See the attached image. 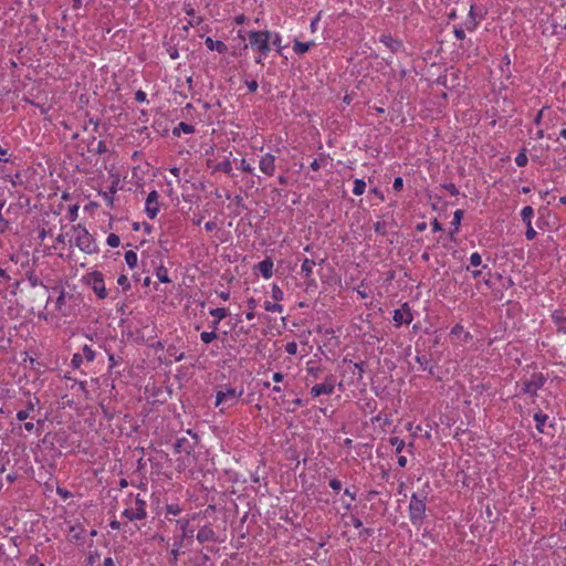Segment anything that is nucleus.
<instances>
[{
  "label": "nucleus",
  "instance_id": "nucleus-1",
  "mask_svg": "<svg viewBox=\"0 0 566 566\" xmlns=\"http://www.w3.org/2000/svg\"><path fill=\"white\" fill-rule=\"evenodd\" d=\"M186 434L188 437H179V474L181 473V467L188 468V472L192 473V468L197 462L195 448L198 444V437L191 430H187Z\"/></svg>",
  "mask_w": 566,
  "mask_h": 566
},
{
  "label": "nucleus",
  "instance_id": "nucleus-2",
  "mask_svg": "<svg viewBox=\"0 0 566 566\" xmlns=\"http://www.w3.org/2000/svg\"><path fill=\"white\" fill-rule=\"evenodd\" d=\"M147 515L146 501L139 494H129L126 499V507L123 516L129 521L143 520Z\"/></svg>",
  "mask_w": 566,
  "mask_h": 566
},
{
  "label": "nucleus",
  "instance_id": "nucleus-3",
  "mask_svg": "<svg viewBox=\"0 0 566 566\" xmlns=\"http://www.w3.org/2000/svg\"><path fill=\"white\" fill-rule=\"evenodd\" d=\"M426 501L427 495L412 493L410 496L409 518L410 522L416 526H420L424 520L427 509Z\"/></svg>",
  "mask_w": 566,
  "mask_h": 566
},
{
  "label": "nucleus",
  "instance_id": "nucleus-4",
  "mask_svg": "<svg viewBox=\"0 0 566 566\" xmlns=\"http://www.w3.org/2000/svg\"><path fill=\"white\" fill-rule=\"evenodd\" d=\"M75 245L85 253H93L96 251V245L93 237L82 226L77 224L73 228Z\"/></svg>",
  "mask_w": 566,
  "mask_h": 566
},
{
  "label": "nucleus",
  "instance_id": "nucleus-5",
  "mask_svg": "<svg viewBox=\"0 0 566 566\" xmlns=\"http://www.w3.org/2000/svg\"><path fill=\"white\" fill-rule=\"evenodd\" d=\"M250 45L256 49L262 55L271 51L270 40L272 33L269 31H250L249 34Z\"/></svg>",
  "mask_w": 566,
  "mask_h": 566
},
{
  "label": "nucleus",
  "instance_id": "nucleus-6",
  "mask_svg": "<svg viewBox=\"0 0 566 566\" xmlns=\"http://www.w3.org/2000/svg\"><path fill=\"white\" fill-rule=\"evenodd\" d=\"M547 377L542 373H534L531 379L523 381L522 392L535 397L536 391L546 382Z\"/></svg>",
  "mask_w": 566,
  "mask_h": 566
},
{
  "label": "nucleus",
  "instance_id": "nucleus-7",
  "mask_svg": "<svg viewBox=\"0 0 566 566\" xmlns=\"http://www.w3.org/2000/svg\"><path fill=\"white\" fill-rule=\"evenodd\" d=\"M240 394H237L235 389L227 388L226 390H219L216 396V406L231 407L238 402Z\"/></svg>",
  "mask_w": 566,
  "mask_h": 566
},
{
  "label": "nucleus",
  "instance_id": "nucleus-8",
  "mask_svg": "<svg viewBox=\"0 0 566 566\" xmlns=\"http://www.w3.org/2000/svg\"><path fill=\"white\" fill-rule=\"evenodd\" d=\"M200 527V514H193L191 520H186L180 525L182 539H192L195 532Z\"/></svg>",
  "mask_w": 566,
  "mask_h": 566
},
{
  "label": "nucleus",
  "instance_id": "nucleus-9",
  "mask_svg": "<svg viewBox=\"0 0 566 566\" xmlns=\"http://www.w3.org/2000/svg\"><path fill=\"white\" fill-rule=\"evenodd\" d=\"M88 284L93 289L94 293L98 298H105L107 296V290L102 273L93 272L88 275Z\"/></svg>",
  "mask_w": 566,
  "mask_h": 566
},
{
  "label": "nucleus",
  "instance_id": "nucleus-10",
  "mask_svg": "<svg viewBox=\"0 0 566 566\" xmlns=\"http://www.w3.org/2000/svg\"><path fill=\"white\" fill-rule=\"evenodd\" d=\"M394 324L396 327L405 324H410L413 319L410 306L408 303H403L400 308L394 311Z\"/></svg>",
  "mask_w": 566,
  "mask_h": 566
},
{
  "label": "nucleus",
  "instance_id": "nucleus-11",
  "mask_svg": "<svg viewBox=\"0 0 566 566\" xmlns=\"http://www.w3.org/2000/svg\"><path fill=\"white\" fill-rule=\"evenodd\" d=\"M335 389V380L334 377H326L325 382L317 384L311 388V395L313 397H318L321 395H332Z\"/></svg>",
  "mask_w": 566,
  "mask_h": 566
},
{
  "label": "nucleus",
  "instance_id": "nucleus-12",
  "mask_svg": "<svg viewBox=\"0 0 566 566\" xmlns=\"http://www.w3.org/2000/svg\"><path fill=\"white\" fill-rule=\"evenodd\" d=\"M260 170L266 176H273L275 172V157L268 153L263 155L259 161Z\"/></svg>",
  "mask_w": 566,
  "mask_h": 566
},
{
  "label": "nucleus",
  "instance_id": "nucleus-13",
  "mask_svg": "<svg viewBox=\"0 0 566 566\" xmlns=\"http://www.w3.org/2000/svg\"><path fill=\"white\" fill-rule=\"evenodd\" d=\"M145 211L150 219H154L159 211L158 193L155 190L146 199Z\"/></svg>",
  "mask_w": 566,
  "mask_h": 566
},
{
  "label": "nucleus",
  "instance_id": "nucleus-14",
  "mask_svg": "<svg viewBox=\"0 0 566 566\" xmlns=\"http://www.w3.org/2000/svg\"><path fill=\"white\" fill-rule=\"evenodd\" d=\"M379 41L388 48L392 53H397L405 50L401 40L392 38L391 34H381Z\"/></svg>",
  "mask_w": 566,
  "mask_h": 566
},
{
  "label": "nucleus",
  "instance_id": "nucleus-15",
  "mask_svg": "<svg viewBox=\"0 0 566 566\" xmlns=\"http://www.w3.org/2000/svg\"><path fill=\"white\" fill-rule=\"evenodd\" d=\"M315 261L314 260H311V259H304L303 262H302V265H301V272L302 274L304 275V277L307 281V285L311 286V285H316L315 281L313 279H311L312 274H313V268L315 266Z\"/></svg>",
  "mask_w": 566,
  "mask_h": 566
},
{
  "label": "nucleus",
  "instance_id": "nucleus-16",
  "mask_svg": "<svg viewBox=\"0 0 566 566\" xmlns=\"http://www.w3.org/2000/svg\"><path fill=\"white\" fill-rule=\"evenodd\" d=\"M415 360L419 364L420 369L428 371L431 376H434V365L431 364V358L424 354H418Z\"/></svg>",
  "mask_w": 566,
  "mask_h": 566
},
{
  "label": "nucleus",
  "instance_id": "nucleus-17",
  "mask_svg": "<svg viewBox=\"0 0 566 566\" xmlns=\"http://www.w3.org/2000/svg\"><path fill=\"white\" fill-rule=\"evenodd\" d=\"M552 319L554 324L557 326L558 333L566 334V315L563 311L556 310L552 313Z\"/></svg>",
  "mask_w": 566,
  "mask_h": 566
},
{
  "label": "nucleus",
  "instance_id": "nucleus-18",
  "mask_svg": "<svg viewBox=\"0 0 566 566\" xmlns=\"http://www.w3.org/2000/svg\"><path fill=\"white\" fill-rule=\"evenodd\" d=\"M256 266L264 279H270L273 275V261L270 258H265Z\"/></svg>",
  "mask_w": 566,
  "mask_h": 566
},
{
  "label": "nucleus",
  "instance_id": "nucleus-19",
  "mask_svg": "<svg viewBox=\"0 0 566 566\" xmlns=\"http://www.w3.org/2000/svg\"><path fill=\"white\" fill-rule=\"evenodd\" d=\"M196 537L200 544H203L206 542L213 541L214 532L209 526L203 525L199 527Z\"/></svg>",
  "mask_w": 566,
  "mask_h": 566
},
{
  "label": "nucleus",
  "instance_id": "nucleus-20",
  "mask_svg": "<svg viewBox=\"0 0 566 566\" xmlns=\"http://www.w3.org/2000/svg\"><path fill=\"white\" fill-rule=\"evenodd\" d=\"M205 44L210 51H217L221 54L228 51V46L226 43H223L222 41L213 40L210 36L206 39Z\"/></svg>",
  "mask_w": 566,
  "mask_h": 566
},
{
  "label": "nucleus",
  "instance_id": "nucleus-21",
  "mask_svg": "<svg viewBox=\"0 0 566 566\" xmlns=\"http://www.w3.org/2000/svg\"><path fill=\"white\" fill-rule=\"evenodd\" d=\"M314 45H315L314 41L301 42L298 40H295L294 45H293V51L297 55H303Z\"/></svg>",
  "mask_w": 566,
  "mask_h": 566
},
{
  "label": "nucleus",
  "instance_id": "nucleus-22",
  "mask_svg": "<svg viewBox=\"0 0 566 566\" xmlns=\"http://www.w3.org/2000/svg\"><path fill=\"white\" fill-rule=\"evenodd\" d=\"M463 216H464L463 210L458 209V210L454 211L453 219H452V222H451L452 230L450 231V238L451 239L453 238L454 233H457L459 231V227L461 224Z\"/></svg>",
  "mask_w": 566,
  "mask_h": 566
},
{
  "label": "nucleus",
  "instance_id": "nucleus-23",
  "mask_svg": "<svg viewBox=\"0 0 566 566\" xmlns=\"http://www.w3.org/2000/svg\"><path fill=\"white\" fill-rule=\"evenodd\" d=\"M548 419V416L543 412H536L534 415V421L536 422V429L538 432H544V426Z\"/></svg>",
  "mask_w": 566,
  "mask_h": 566
},
{
  "label": "nucleus",
  "instance_id": "nucleus-24",
  "mask_svg": "<svg viewBox=\"0 0 566 566\" xmlns=\"http://www.w3.org/2000/svg\"><path fill=\"white\" fill-rule=\"evenodd\" d=\"M534 214V210L531 206H526L522 209L521 211V218L523 220V222L526 224V226H530V223H532V217Z\"/></svg>",
  "mask_w": 566,
  "mask_h": 566
},
{
  "label": "nucleus",
  "instance_id": "nucleus-25",
  "mask_svg": "<svg viewBox=\"0 0 566 566\" xmlns=\"http://www.w3.org/2000/svg\"><path fill=\"white\" fill-rule=\"evenodd\" d=\"M125 261L130 269H135L138 262L137 253L129 250L125 253Z\"/></svg>",
  "mask_w": 566,
  "mask_h": 566
},
{
  "label": "nucleus",
  "instance_id": "nucleus-26",
  "mask_svg": "<svg viewBox=\"0 0 566 566\" xmlns=\"http://www.w3.org/2000/svg\"><path fill=\"white\" fill-rule=\"evenodd\" d=\"M65 302V292L62 290L59 293V296L56 297L54 302V308L59 311L62 315H66V313L63 311V305Z\"/></svg>",
  "mask_w": 566,
  "mask_h": 566
},
{
  "label": "nucleus",
  "instance_id": "nucleus-27",
  "mask_svg": "<svg viewBox=\"0 0 566 566\" xmlns=\"http://www.w3.org/2000/svg\"><path fill=\"white\" fill-rule=\"evenodd\" d=\"M156 276L161 283H169L170 279L168 275V270L165 266H158L156 269Z\"/></svg>",
  "mask_w": 566,
  "mask_h": 566
},
{
  "label": "nucleus",
  "instance_id": "nucleus-28",
  "mask_svg": "<svg viewBox=\"0 0 566 566\" xmlns=\"http://www.w3.org/2000/svg\"><path fill=\"white\" fill-rule=\"evenodd\" d=\"M217 170L219 171H222L227 175H231L232 174V164L229 159H226L223 161H220L217 167H216Z\"/></svg>",
  "mask_w": 566,
  "mask_h": 566
},
{
  "label": "nucleus",
  "instance_id": "nucleus-29",
  "mask_svg": "<svg viewBox=\"0 0 566 566\" xmlns=\"http://www.w3.org/2000/svg\"><path fill=\"white\" fill-rule=\"evenodd\" d=\"M366 182L363 179H355L353 193L356 196H360L365 192Z\"/></svg>",
  "mask_w": 566,
  "mask_h": 566
},
{
  "label": "nucleus",
  "instance_id": "nucleus-30",
  "mask_svg": "<svg viewBox=\"0 0 566 566\" xmlns=\"http://www.w3.org/2000/svg\"><path fill=\"white\" fill-rule=\"evenodd\" d=\"M210 315L217 318L218 321H221L228 316V310L224 307H217L210 310Z\"/></svg>",
  "mask_w": 566,
  "mask_h": 566
},
{
  "label": "nucleus",
  "instance_id": "nucleus-31",
  "mask_svg": "<svg viewBox=\"0 0 566 566\" xmlns=\"http://www.w3.org/2000/svg\"><path fill=\"white\" fill-rule=\"evenodd\" d=\"M31 411H33V405H32V402H29L27 409L19 410L17 412V419L19 421H24L25 419H28L30 417Z\"/></svg>",
  "mask_w": 566,
  "mask_h": 566
},
{
  "label": "nucleus",
  "instance_id": "nucleus-32",
  "mask_svg": "<svg viewBox=\"0 0 566 566\" xmlns=\"http://www.w3.org/2000/svg\"><path fill=\"white\" fill-rule=\"evenodd\" d=\"M389 443L392 447H396V453H400L405 448V441L401 440L399 437H390Z\"/></svg>",
  "mask_w": 566,
  "mask_h": 566
},
{
  "label": "nucleus",
  "instance_id": "nucleus-33",
  "mask_svg": "<svg viewBox=\"0 0 566 566\" xmlns=\"http://www.w3.org/2000/svg\"><path fill=\"white\" fill-rule=\"evenodd\" d=\"M264 310L272 313H282L283 306L279 303L264 302Z\"/></svg>",
  "mask_w": 566,
  "mask_h": 566
},
{
  "label": "nucleus",
  "instance_id": "nucleus-34",
  "mask_svg": "<svg viewBox=\"0 0 566 566\" xmlns=\"http://www.w3.org/2000/svg\"><path fill=\"white\" fill-rule=\"evenodd\" d=\"M527 156H526V148H523L518 154L517 156L515 157V164L518 166V167H524L527 165Z\"/></svg>",
  "mask_w": 566,
  "mask_h": 566
},
{
  "label": "nucleus",
  "instance_id": "nucleus-35",
  "mask_svg": "<svg viewBox=\"0 0 566 566\" xmlns=\"http://www.w3.org/2000/svg\"><path fill=\"white\" fill-rule=\"evenodd\" d=\"M116 190L114 188H111L108 191H104L102 193H99L102 196V198L104 199V201L109 206L112 207L114 205V195H115Z\"/></svg>",
  "mask_w": 566,
  "mask_h": 566
},
{
  "label": "nucleus",
  "instance_id": "nucleus-36",
  "mask_svg": "<svg viewBox=\"0 0 566 566\" xmlns=\"http://www.w3.org/2000/svg\"><path fill=\"white\" fill-rule=\"evenodd\" d=\"M83 358H85L87 361H93L95 359V352L93 348L88 345H84L83 348Z\"/></svg>",
  "mask_w": 566,
  "mask_h": 566
},
{
  "label": "nucleus",
  "instance_id": "nucleus-37",
  "mask_svg": "<svg viewBox=\"0 0 566 566\" xmlns=\"http://www.w3.org/2000/svg\"><path fill=\"white\" fill-rule=\"evenodd\" d=\"M482 19H483L482 14L479 17V20H476V18H468L467 21H465L467 30L474 31L476 29L480 20H482Z\"/></svg>",
  "mask_w": 566,
  "mask_h": 566
},
{
  "label": "nucleus",
  "instance_id": "nucleus-38",
  "mask_svg": "<svg viewBox=\"0 0 566 566\" xmlns=\"http://www.w3.org/2000/svg\"><path fill=\"white\" fill-rule=\"evenodd\" d=\"M217 338V334L214 333V331L212 332H202L200 334V339L205 343V344H209L211 343L213 339Z\"/></svg>",
  "mask_w": 566,
  "mask_h": 566
},
{
  "label": "nucleus",
  "instance_id": "nucleus-39",
  "mask_svg": "<svg viewBox=\"0 0 566 566\" xmlns=\"http://www.w3.org/2000/svg\"><path fill=\"white\" fill-rule=\"evenodd\" d=\"M185 11H186V13L188 15H192V19L188 21V24L193 25V24H199L201 22V18L200 17H195L193 9L185 6Z\"/></svg>",
  "mask_w": 566,
  "mask_h": 566
},
{
  "label": "nucleus",
  "instance_id": "nucleus-40",
  "mask_svg": "<svg viewBox=\"0 0 566 566\" xmlns=\"http://www.w3.org/2000/svg\"><path fill=\"white\" fill-rule=\"evenodd\" d=\"M106 242L111 248H117L120 243V239L117 234L111 233L108 234Z\"/></svg>",
  "mask_w": 566,
  "mask_h": 566
},
{
  "label": "nucleus",
  "instance_id": "nucleus-41",
  "mask_svg": "<svg viewBox=\"0 0 566 566\" xmlns=\"http://www.w3.org/2000/svg\"><path fill=\"white\" fill-rule=\"evenodd\" d=\"M117 284L122 286L124 291H127L130 287L129 280L125 274H122L117 277Z\"/></svg>",
  "mask_w": 566,
  "mask_h": 566
},
{
  "label": "nucleus",
  "instance_id": "nucleus-42",
  "mask_svg": "<svg viewBox=\"0 0 566 566\" xmlns=\"http://www.w3.org/2000/svg\"><path fill=\"white\" fill-rule=\"evenodd\" d=\"M7 181H9L13 187H17L18 185H20L22 182L21 174L19 171L15 174L11 172V175L7 179Z\"/></svg>",
  "mask_w": 566,
  "mask_h": 566
},
{
  "label": "nucleus",
  "instance_id": "nucleus-43",
  "mask_svg": "<svg viewBox=\"0 0 566 566\" xmlns=\"http://www.w3.org/2000/svg\"><path fill=\"white\" fill-rule=\"evenodd\" d=\"M179 132L192 134L195 132V126L185 122H179Z\"/></svg>",
  "mask_w": 566,
  "mask_h": 566
},
{
  "label": "nucleus",
  "instance_id": "nucleus-44",
  "mask_svg": "<svg viewBox=\"0 0 566 566\" xmlns=\"http://www.w3.org/2000/svg\"><path fill=\"white\" fill-rule=\"evenodd\" d=\"M470 264L472 266H479L482 264V256L478 253V252H474L470 255Z\"/></svg>",
  "mask_w": 566,
  "mask_h": 566
},
{
  "label": "nucleus",
  "instance_id": "nucleus-45",
  "mask_svg": "<svg viewBox=\"0 0 566 566\" xmlns=\"http://www.w3.org/2000/svg\"><path fill=\"white\" fill-rule=\"evenodd\" d=\"M82 363H83V356H82V354H78V353L74 354V355H73V357H72V359H71V364H72V366H73L74 368H78V367L82 365Z\"/></svg>",
  "mask_w": 566,
  "mask_h": 566
},
{
  "label": "nucleus",
  "instance_id": "nucleus-46",
  "mask_svg": "<svg viewBox=\"0 0 566 566\" xmlns=\"http://www.w3.org/2000/svg\"><path fill=\"white\" fill-rule=\"evenodd\" d=\"M11 170L4 166L3 164H0V179L6 180L10 177Z\"/></svg>",
  "mask_w": 566,
  "mask_h": 566
},
{
  "label": "nucleus",
  "instance_id": "nucleus-47",
  "mask_svg": "<svg viewBox=\"0 0 566 566\" xmlns=\"http://www.w3.org/2000/svg\"><path fill=\"white\" fill-rule=\"evenodd\" d=\"M78 206L73 205L69 208L67 216L70 221H75L77 218Z\"/></svg>",
  "mask_w": 566,
  "mask_h": 566
},
{
  "label": "nucleus",
  "instance_id": "nucleus-48",
  "mask_svg": "<svg viewBox=\"0 0 566 566\" xmlns=\"http://www.w3.org/2000/svg\"><path fill=\"white\" fill-rule=\"evenodd\" d=\"M283 291L277 286V285H273V289H272V297L275 300V301H281L283 298Z\"/></svg>",
  "mask_w": 566,
  "mask_h": 566
},
{
  "label": "nucleus",
  "instance_id": "nucleus-49",
  "mask_svg": "<svg viewBox=\"0 0 566 566\" xmlns=\"http://www.w3.org/2000/svg\"><path fill=\"white\" fill-rule=\"evenodd\" d=\"M442 187H443L447 191H449V193H450L451 196H458V195H459V189L455 187V185H454V184H451V182H450V184H443V185H442Z\"/></svg>",
  "mask_w": 566,
  "mask_h": 566
},
{
  "label": "nucleus",
  "instance_id": "nucleus-50",
  "mask_svg": "<svg viewBox=\"0 0 566 566\" xmlns=\"http://www.w3.org/2000/svg\"><path fill=\"white\" fill-rule=\"evenodd\" d=\"M285 352L290 355H295L297 353V344L295 342H289L285 345Z\"/></svg>",
  "mask_w": 566,
  "mask_h": 566
},
{
  "label": "nucleus",
  "instance_id": "nucleus-51",
  "mask_svg": "<svg viewBox=\"0 0 566 566\" xmlns=\"http://www.w3.org/2000/svg\"><path fill=\"white\" fill-rule=\"evenodd\" d=\"M403 187V179L401 177H396L392 184V189L397 192L401 191Z\"/></svg>",
  "mask_w": 566,
  "mask_h": 566
},
{
  "label": "nucleus",
  "instance_id": "nucleus-52",
  "mask_svg": "<svg viewBox=\"0 0 566 566\" xmlns=\"http://www.w3.org/2000/svg\"><path fill=\"white\" fill-rule=\"evenodd\" d=\"M375 232L381 235L386 234V224L385 222H376L374 226Z\"/></svg>",
  "mask_w": 566,
  "mask_h": 566
},
{
  "label": "nucleus",
  "instance_id": "nucleus-53",
  "mask_svg": "<svg viewBox=\"0 0 566 566\" xmlns=\"http://www.w3.org/2000/svg\"><path fill=\"white\" fill-rule=\"evenodd\" d=\"M328 485L334 491H340L342 490V482L338 479H336V478L331 479L329 482H328Z\"/></svg>",
  "mask_w": 566,
  "mask_h": 566
},
{
  "label": "nucleus",
  "instance_id": "nucleus-54",
  "mask_svg": "<svg viewBox=\"0 0 566 566\" xmlns=\"http://www.w3.org/2000/svg\"><path fill=\"white\" fill-rule=\"evenodd\" d=\"M536 231L533 229L532 227V223H530V226H526V232H525V237L528 241L535 239L536 237Z\"/></svg>",
  "mask_w": 566,
  "mask_h": 566
},
{
  "label": "nucleus",
  "instance_id": "nucleus-55",
  "mask_svg": "<svg viewBox=\"0 0 566 566\" xmlns=\"http://www.w3.org/2000/svg\"><path fill=\"white\" fill-rule=\"evenodd\" d=\"M8 163H10V156L8 155L7 149H4L0 146V164H8Z\"/></svg>",
  "mask_w": 566,
  "mask_h": 566
},
{
  "label": "nucleus",
  "instance_id": "nucleus-56",
  "mask_svg": "<svg viewBox=\"0 0 566 566\" xmlns=\"http://www.w3.org/2000/svg\"><path fill=\"white\" fill-rule=\"evenodd\" d=\"M272 44L276 48V51L281 53L282 45H281V35L279 33H275L272 39Z\"/></svg>",
  "mask_w": 566,
  "mask_h": 566
},
{
  "label": "nucleus",
  "instance_id": "nucleus-57",
  "mask_svg": "<svg viewBox=\"0 0 566 566\" xmlns=\"http://www.w3.org/2000/svg\"><path fill=\"white\" fill-rule=\"evenodd\" d=\"M349 363L353 364L354 368L358 371V377L363 378L365 363L364 361L353 363L352 360Z\"/></svg>",
  "mask_w": 566,
  "mask_h": 566
},
{
  "label": "nucleus",
  "instance_id": "nucleus-58",
  "mask_svg": "<svg viewBox=\"0 0 566 566\" xmlns=\"http://www.w3.org/2000/svg\"><path fill=\"white\" fill-rule=\"evenodd\" d=\"M240 169L245 172H252L253 170L252 166L245 159H241Z\"/></svg>",
  "mask_w": 566,
  "mask_h": 566
},
{
  "label": "nucleus",
  "instance_id": "nucleus-59",
  "mask_svg": "<svg viewBox=\"0 0 566 566\" xmlns=\"http://www.w3.org/2000/svg\"><path fill=\"white\" fill-rule=\"evenodd\" d=\"M453 33L458 40H463L465 38V32L461 27H455Z\"/></svg>",
  "mask_w": 566,
  "mask_h": 566
},
{
  "label": "nucleus",
  "instance_id": "nucleus-60",
  "mask_svg": "<svg viewBox=\"0 0 566 566\" xmlns=\"http://www.w3.org/2000/svg\"><path fill=\"white\" fill-rule=\"evenodd\" d=\"M146 97H147L146 93L142 90H139L135 93V99L139 103H144L146 101Z\"/></svg>",
  "mask_w": 566,
  "mask_h": 566
},
{
  "label": "nucleus",
  "instance_id": "nucleus-61",
  "mask_svg": "<svg viewBox=\"0 0 566 566\" xmlns=\"http://www.w3.org/2000/svg\"><path fill=\"white\" fill-rule=\"evenodd\" d=\"M245 85L251 93L258 90V82L255 80L245 81Z\"/></svg>",
  "mask_w": 566,
  "mask_h": 566
},
{
  "label": "nucleus",
  "instance_id": "nucleus-62",
  "mask_svg": "<svg viewBox=\"0 0 566 566\" xmlns=\"http://www.w3.org/2000/svg\"><path fill=\"white\" fill-rule=\"evenodd\" d=\"M169 515H177V506H175L174 504H169L166 506V517H168Z\"/></svg>",
  "mask_w": 566,
  "mask_h": 566
},
{
  "label": "nucleus",
  "instance_id": "nucleus-63",
  "mask_svg": "<svg viewBox=\"0 0 566 566\" xmlns=\"http://www.w3.org/2000/svg\"><path fill=\"white\" fill-rule=\"evenodd\" d=\"M431 226H432V230L434 232H439V231H442L443 228H442V224L438 221L437 218H434L432 221H431Z\"/></svg>",
  "mask_w": 566,
  "mask_h": 566
},
{
  "label": "nucleus",
  "instance_id": "nucleus-64",
  "mask_svg": "<svg viewBox=\"0 0 566 566\" xmlns=\"http://www.w3.org/2000/svg\"><path fill=\"white\" fill-rule=\"evenodd\" d=\"M463 332V326L461 324H455L451 329V335H460Z\"/></svg>",
  "mask_w": 566,
  "mask_h": 566
}]
</instances>
